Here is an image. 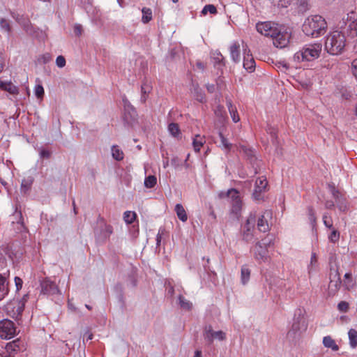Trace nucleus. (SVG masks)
I'll return each instance as SVG.
<instances>
[{
  "mask_svg": "<svg viewBox=\"0 0 357 357\" xmlns=\"http://www.w3.org/2000/svg\"><path fill=\"white\" fill-rule=\"evenodd\" d=\"M256 29L261 34L272 38L273 45L278 48L285 47L289 43L291 33L283 26L265 22L257 23Z\"/></svg>",
  "mask_w": 357,
  "mask_h": 357,
  "instance_id": "1",
  "label": "nucleus"
},
{
  "mask_svg": "<svg viewBox=\"0 0 357 357\" xmlns=\"http://www.w3.org/2000/svg\"><path fill=\"white\" fill-rule=\"evenodd\" d=\"M327 24L325 19L319 15L309 16L303 24V31L306 36L317 38L324 35Z\"/></svg>",
  "mask_w": 357,
  "mask_h": 357,
  "instance_id": "2",
  "label": "nucleus"
},
{
  "mask_svg": "<svg viewBox=\"0 0 357 357\" xmlns=\"http://www.w3.org/2000/svg\"><path fill=\"white\" fill-rule=\"evenodd\" d=\"M345 36L341 31H334L327 36L325 41V49L331 54H341L345 47Z\"/></svg>",
  "mask_w": 357,
  "mask_h": 357,
  "instance_id": "3",
  "label": "nucleus"
},
{
  "mask_svg": "<svg viewBox=\"0 0 357 357\" xmlns=\"http://www.w3.org/2000/svg\"><path fill=\"white\" fill-rule=\"evenodd\" d=\"M321 50V43L306 45L302 50L294 54L293 61L296 63L313 61L319 57Z\"/></svg>",
  "mask_w": 357,
  "mask_h": 357,
  "instance_id": "4",
  "label": "nucleus"
},
{
  "mask_svg": "<svg viewBox=\"0 0 357 357\" xmlns=\"http://www.w3.org/2000/svg\"><path fill=\"white\" fill-rule=\"evenodd\" d=\"M307 328V324L301 309H298L294 315L291 328L287 333V338L292 342H296L301 337L303 331Z\"/></svg>",
  "mask_w": 357,
  "mask_h": 357,
  "instance_id": "5",
  "label": "nucleus"
},
{
  "mask_svg": "<svg viewBox=\"0 0 357 357\" xmlns=\"http://www.w3.org/2000/svg\"><path fill=\"white\" fill-rule=\"evenodd\" d=\"M339 26L344 36L347 34L351 38L357 36V18H355L354 13L348 15L346 20L343 18Z\"/></svg>",
  "mask_w": 357,
  "mask_h": 357,
  "instance_id": "6",
  "label": "nucleus"
},
{
  "mask_svg": "<svg viewBox=\"0 0 357 357\" xmlns=\"http://www.w3.org/2000/svg\"><path fill=\"white\" fill-rule=\"evenodd\" d=\"M24 309V302L13 300L6 305V311L8 316L19 321Z\"/></svg>",
  "mask_w": 357,
  "mask_h": 357,
  "instance_id": "7",
  "label": "nucleus"
},
{
  "mask_svg": "<svg viewBox=\"0 0 357 357\" xmlns=\"http://www.w3.org/2000/svg\"><path fill=\"white\" fill-rule=\"evenodd\" d=\"M15 335L16 327L11 320L5 319L0 321V337L2 339H11Z\"/></svg>",
  "mask_w": 357,
  "mask_h": 357,
  "instance_id": "8",
  "label": "nucleus"
},
{
  "mask_svg": "<svg viewBox=\"0 0 357 357\" xmlns=\"http://www.w3.org/2000/svg\"><path fill=\"white\" fill-rule=\"evenodd\" d=\"M257 215L255 213H251L248 218L243 227V239L249 243L252 241L254 235L253 231L256 223Z\"/></svg>",
  "mask_w": 357,
  "mask_h": 357,
  "instance_id": "9",
  "label": "nucleus"
},
{
  "mask_svg": "<svg viewBox=\"0 0 357 357\" xmlns=\"http://www.w3.org/2000/svg\"><path fill=\"white\" fill-rule=\"evenodd\" d=\"M271 244V240L268 242H257L253 248L252 252L254 253L255 259L259 263L268 260V248L267 247Z\"/></svg>",
  "mask_w": 357,
  "mask_h": 357,
  "instance_id": "10",
  "label": "nucleus"
},
{
  "mask_svg": "<svg viewBox=\"0 0 357 357\" xmlns=\"http://www.w3.org/2000/svg\"><path fill=\"white\" fill-rule=\"evenodd\" d=\"M98 228L94 230L95 235L98 239L105 241L112 234V227L109 225H107L102 218H98Z\"/></svg>",
  "mask_w": 357,
  "mask_h": 357,
  "instance_id": "11",
  "label": "nucleus"
},
{
  "mask_svg": "<svg viewBox=\"0 0 357 357\" xmlns=\"http://www.w3.org/2000/svg\"><path fill=\"white\" fill-rule=\"evenodd\" d=\"M225 333L222 331H214L211 326H206L204 330V338L206 342L211 344L214 340H223Z\"/></svg>",
  "mask_w": 357,
  "mask_h": 357,
  "instance_id": "12",
  "label": "nucleus"
},
{
  "mask_svg": "<svg viewBox=\"0 0 357 357\" xmlns=\"http://www.w3.org/2000/svg\"><path fill=\"white\" fill-rule=\"evenodd\" d=\"M341 279L337 270H334L330 274V282L328 284V295L334 296L341 286Z\"/></svg>",
  "mask_w": 357,
  "mask_h": 357,
  "instance_id": "13",
  "label": "nucleus"
},
{
  "mask_svg": "<svg viewBox=\"0 0 357 357\" xmlns=\"http://www.w3.org/2000/svg\"><path fill=\"white\" fill-rule=\"evenodd\" d=\"M41 293L45 295L51 296L60 294L57 285L48 278H45L40 282Z\"/></svg>",
  "mask_w": 357,
  "mask_h": 357,
  "instance_id": "14",
  "label": "nucleus"
},
{
  "mask_svg": "<svg viewBox=\"0 0 357 357\" xmlns=\"http://www.w3.org/2000/svg\"><path fill=\"white\" fill-rule=\"evenodd\" d=\"M268 182L266 178L259 177L255 181V187L252 193L253 199L261 200L262 199L261 193L266 190Z\"/></svg>",
  "mask_w": 357,
  "mask_h": 357,
  "instance_id": "15",
  "label": "nucleus"
},
{
  "mask_svg": "<svg viewBox=\"0 0 357 357\" xmlns=\"http://www.w3.org/2000/svg\"><path fill=\"white\" fill-rule=\"evenodd\" d=\"M231 200V210L230 213L235 218H238L241 214L243 203L239 197V192L237 191L236 195H232Z\"/></svg>",
  "mask_w": 357,
  "mask_h": 357,
  "instance_id": "16",
  "label": "nucleus"
},
{
  "mask_svg": "<svg viewBox=\"0 0 357 357\" xmlns=\"http://www.w3.org/2000/svg\"><path fill=\"white\" fill-rule=\"evenodd\" d=\"M272 212L269 210H266L264 213L258 218L257 228L261 232H266L269 231V225L268 219L271 218Z\"/></svg>",
  "mask_w": 357,
  "mask_h": 357,
  "instance_id": "17",
  "label": "nucleus"
},
{
  "mask_svg": "<svg viewBox=\"0 0 357 357\" xmlns=\"http://www.w3.org/2000/svg\"><path fill=\"white\" fill-rule=\"evenodd\" d=\"M230 56L235 63L240 61V45L238 42H234L229 47Z\"/></svg>",
  "mask_w": 357,
  "mask_h": 357,
  "instance_id": "18",
  "label": "nucleus"
},
{
  "mask_svg": "<svg viewBox=\"0 0 357 357\" xmlns=\"http://www.w3.org/2000/svg\"><path fill=\"white\" fill-rule=\"evenodd\" d=\"M243 67L246 70L249 72H252L255 70V61L252 55L248 54L246 56H244Z\"/></svg>",
  "mask_w": 357,
  "mask_h": 357,
  "instance_id": "19",
  "label": "nucleus"
},
{
  "mask_svg": "<svg viewBox=\"0 0 357 357\" xmlns=\"http://www.w3.org/2000/svg\"><path fill=\"white\" fill-rule=\"evenodd\" d=\"M8 294V282L6 278L0 274V301Z\"/></svg>",
  "mask_w": 357,
  "mask_h": 357,
  "instance_id": "20",
  "label": "nucleus"
},
{
  "mask_svg": "<svg viewBox=\"0 0 357 357\" xmlns=\"http://www.w3.org/2000/svg\"><path fill=\"white\" fill-rule=\"evenodd\" d=\"M323 344L326 348H330L333 351H337L339 349L338 345L335 341L331 336H325L323 338Z\"/></svg>",
  "mask_w": 357,
  "mask_h": 357,
  "instance_id": "21",
  "label": "nucleus"
},
{
  "mask_svg": "<svg viewBox=\"0 0 357 357\" xmlns=\"http://www.w3.org/2000/svg\"><path fill=\"white\" fill-rule=\"evenodd\" d=\"M227 105L233 121L234 123L238 122L240 118L238 116L236 108L233 105L230 100H227Z\"/></svg>",
  "mask_w": 357,
  "mask_h": 357,
  "instance_id": "22",
  "label": "nucleus"
},
{
  "mask_svg": "<svg viewBox=\"0 0 357 357\" xmlns=\"http://www.w3.org/2000/svg\"><path fill=\"white\" fill-rule=\"evenodd\" d=\"M20 340L19 339L15 340L6 345L7 351L10 352V356L11 355V352H14L13 355L17 354V351L20 350Z\"/></svg>",
  "mask_w": 357,
  "mask_h": 357,
  "instance_id": "23",
  "label": "nucleus"
},
{
  "mask_svg": "<svg viewBox=\"0 0 357 357\" xmlns=\"http://www.w3.org/2000/svg\"><path fill=\"white\" fill-rule=\"evenodd\" d=\"M192 93L195 99L200 102H204L206 100L205 94L203 91L197 86H193Z\"/></svg>",
  "mask_w": 357,
  "mask_h": 357,
  "instance_id": "24",
  "label": "nucleus"
},
{
  "mask_svg": "<svg viewBox=\"0 0 357 357\" xmlns=\"http://www.w3.org/2000/svg\"><path fill=\"white\" fill-rule=\"evenodd\" d=\"M0 87L11 94H17L18 89L11 82H1Z\"/></svg>",
  "mask_w": 357,
  "mask_h": 357,
  "instance_id": "25",
  "label": "nucleus"
},
{
  "mask_svg": "<svg viewBox=\"0 0 357 357\" xmlns=\"http://www.w3.org/2000/svg\"><path fill=\"white\" fill-rule=\"evenodd\" d=\"M175 211L178 218L182 221L185 222L188 219V216L183 206L181 204H177L175 206Z\"/></svg>",
  "mask_w": 357,
  "mask_h": 357,
  "instance_id": "26",
  "label": "nucleus"
},
{
  "mask_svg": "<svg viewBox=\"0 0 357 357\" xmlns=\"http://www.w3.org/2000/svg\"><path fill=\"white\" fill-rule=\"evenodd\" d=\"M204 139L199 135H197L193 139L192 142L194 150L196 152H199L200 151L201 147L204 145Z\"/></svg>",
  "mask_w": 357,
  "mask_h": 357,
  "instance_id": "27",
  "label": "nucleus"
},
{
  "mask_svg": "<svg viewBox=\"0 0 357 357\" xmlns=\"http://www.w3.org/2000/svg\"><path fill=\"white\" fill-rule=\"evenodd\" d=\"M218 135L220 139V147L225 149L227 153L229 152L231 150L232 144L228 142L227 139L224 137L221 132H219Z\"/></svg>",
  "mask_w": 357,
  "mask_h": 357,
  "instance_id": "28",
  "label": "nucleus"
},
{
  "mask_svg": "<svg viewBox=\"0 0 357 357\" xmlns=\"http://www.w3.org/2000/svg\"><path fill=\"white\" fill-rule=\"evenodd\" d=\"M343 285L347 290H350L355 286V282L352 279L351 273H347L344 275Z\"/></svg>",
  "mask_w": 357,
  "mask_h": 357,
  "instance_id": "29",
  "label": "nucleus"
},
{
  "mask_svg": "<svg viewBox=\"0 0 357 357\" xmlns=\"http://www.w3.org/2000/svg\"><path fill=\"white\" fill-rule=\"evenodd\" d=\"M151 86L146 82H144L141 86V92H142V96H141V101L144 103L146 100V95L149 93L151 90Z\"/></svg>",
  "mask_w": 357,
  "mask_h": 357,
  "instance_id": "30",
  "label": "nucleus"
},
{
  "mask_svg": "<svg viewBox=\"0 0 357 357\" xmlns=\"http://www.w3.org/2000/svg\"><path fill=\"white\" fill-rule=\"evenodd\" d=\"M142 22L144 24L149 23L152 20V10L149 8H143L142 10Z\"/></svg>",
  "mask_w": 357,
  "mask_h": 357,
  "instance_id": "31",
  "label": "nucleus"
},
{
  "mask_svg": "<svg viewBox=\"0 0 357 357\" xmlns=\"http://www.w3.org/2000/svg\"><path fill=\"white\" fill-rule=\"evenodd\" d=\"M112 155L113 158L116 160L121 161L123 159V152L119 148L118 146H112Z\"/></svg>",
  "mask_w": 357,
  "mask_h": 357,
  "instance_id": "32",
  "label": "nucleus"
},
{
  "mask_svg": "<svg viewBox=\"0 0 357 357\" xmlns=\"http://www.w3.org/2000/svg\"><path fill=\"white\" fill-rule=\"evenodd\" d=\"M349 344L352 348H355L357 346V331L356 330L351 328L348 332Z\"/></svg>",
  "mask_w": 357,
  "mask_h": 357,
  "instance_id": "33",
  "label": "nucleus"
},
{
  "mask_svg": "<svg viewBox=\"0 0 357 357\" xmlns=\"http://www.w3.org/2000/svg\"><path fill=\"white\" fill-rule=\"evenodd\" d=\"M168 130L169 133L174 137H179L181 135L179 126L176 123H169L168 126Z\"/></svg>",
  "mask_w": 357,
  "mask_h": 357,
  "instance_id": "34",
  "label": "nucleus"
},
{
  "mask_svg": "<svg viewBox=\"0 0 357 357\" xmlns=\"http://www.w3.org/2000/svg\"><path fill=\"white\" fill-rule=\"evenodd\" d=\"M213 59L214 60V66L217 68H220L225 66L223 62L224 57L220 52L213 53Z\"/></svg>",
  "mask_w": 357,
  "mask_h": 357,
  "instance_id": "35",
  "label": "nucleus"
},
{
  "mask_svg": "<svg viewBox=\"0 0 357 357\" xmlns=\"http://www.w3.org/2000/svg\"><path fill=\"white\" fill-rule=\"evenodd\" d=\"M237 190L234 188H231L228 190L227 192L221 191L218 192V197L219 199H225L229 198V199L232 197V195H235L237 193Z\"/></svg>",
  "mask_w": 357,
  "mask_h": 357,
  "instance_id": "36",
  "label": "nucleus"
},
{
  "mask_svg": "<svg viewBox=\"0 0 357 357\" xmlns=\"http://www.w3.org/2000/svg\"><path fill=\"white\" fill-rule=\"evenodd\" d=\"M137 217V215L133 211H126L123 213V220L127 224H132L135 218Z\"/></svg>",
  "mask_w": 357,
  "mask_h": 357,
  "instance_id": "37",
  "label": "nucleus"
},
{
  "mask_svg": "<svg viewBox=\"0 0 357 357\" xmlns=\"http://www.w3.org/2000/svg\"><path fill=\"white\" fill-rule=\"evenodd\" d=\"M178 303L181 308L189 310L192 307V303L186 300L182 295L178 296Z\"/></svg>",
  "mask_w": 357,
  "mask_h": 357,
  "instance_id": "38",
  "label": "nucleus"
},
{
  "mask_svg": "<svg viewBox=\"0 0 357 357\" xmlns=\"http://www.w3.org/2000/svg\"><path fill=\"white\" fill-rule=\"evenodd\" d=\"M157 183V178L153 175H150L145 178L144 185L147 188H151L155 186Z\"/></svg>",
  "mask_w": 357,
  "mask_h": 357,
  "instance_id": "39",
  "label": "nucleus"
},
{
  "mask_svg": "<svg viewBox=\"0 0 357 357\" xmlns=\"http://www.w3.org/2000/svg\"><path fill=\"white\" fill-rule=\"evenodd\" d=\"M250 275V269L247 266H243L241 268V281L243 284H245L249 280Z\"/></svg>",
  "mask_w": 357,
  "mask_h": 357,
  "instance_id": "40",
  "label": "nucleus"
},
{
  "mask_svg": "<svg viewBox=\"0 0 357 357\" xmlns=\"http://www.w3.org/2000/svg\"><path fill=\"white\" fill-rule=\"evenodd\" d=\"M0 28L2 31L7 33H10L11 31L10 22L8 20L5 18H1L0 20Z\"/></svg>",
  "mask_w": 357,
  "mask_h": 357,
  "instance_id": "41",
  "label": "nucleus"
},
{
  "mask_svg": "<svg viewBox=\"0 0 357 357\" xmlns=\"http://www.w3.org/2000/svg\"><path fill=\"white\" fill-rule=\"evenodd\" d=\"M323 222L326 227L329 229H331L333 227V220L328 213H324L323 215Z\"/></svg>",
  "mask_w": 357,
  "mask_h": 357,
  "instance_id": "42",
  "label": "nucleus"
},
{
  "mask_svg": "<svg viewBox=\"0 0 357 357\" xmlns=\"http://www.w3.org/2000/svg\"><path fill=\"white\" fill-rule=\"evenodd\" d=\"M13 220L12 221L13 223H14L15 221L17 224H20L22 226L24 225V221H23V217H22V212L20 211H17V208L16 209L15 212L13 213Z\"/></svg>",
  "mask_w": 357,
  "mask_h": 357,
  "instance_id": "43",
  "label": "nucleus"
},
{
  "mask_svg": "<svg viewBox=\"0 0 357 357\" xmlns=\"http://www.w3.org/2000/svg\"><path fill=\"white\" fill-rule=\"evenodd\" d=\"M308 219L312 227L314 228L316 225L317 218L314 211L312 207L308 208Z\"/></svg>",
  "mask_w": 357,
  "mask_h": 357,
  "instance_id": "44",
  "label": "nucleus"
},
{
  "mask_svg": "<svg viewBox=\"0 0 357 357\" xmlns=\"http://www.w3.org/2000/svg\"><path fill=\"white\" fill-rule=\"evenodd\" d=\"M331 232L330 235L328 236V238L330 241L333 243H336L340 239V232L335 228H333L331 229Z\"/></svg>",
  "mask_w": 357,
  "mask_h": 357,
  "instance_id": "45",
  "label": "nucleus"
},
{
  "mask_svg": "<svg viewBox=\"0 0 357 357\" xmlns=\"http://www.w3.org/2000/svg\"><path fill=\"white\" fill-rule=\"evenodd\" d=\"M34 94L38 99H43L44 96V89L41 84H37L35 86Z\"/></svg>",
  "mask_w": 357,
  "mask_h": 357,
  "instance_id": "46",
  "label": "nucleus"
},
{
  "mask_svg": "<svg viewBox=\"0 0 357 357\" xmlns=\"http://www.w3.org/2000/svg\"><path fill=\"white\" fill-rule=\"evenodd\" d=\"M208 12H209L211 14H215L217 13V9L215 6L212 4H208L204 7L202 10V13L204 15H206Z\"/></svg>",
  "mask_w": 357,
  "mask_h": 357,
  "instance_id": "47",
  "label": "nucleus"
},
{
  "mask_svg": "<svg viewBox=\"0 0 357 357\" xmlns=\"http://www.w3.org/2000/svg\"><path fill=\"white\" fill-rule=\"evenodd\" d=\"M317 256H316L315 253H313L311 257V261H310V265L309 267V273H311V272L312 271L315 270L316 266H317Z\"/></svg>",
  "mask_w": 357,
  "mask_h": 357,
  "instance_id": "48",
  "label": "nucleus"
},
{
  "mask_svg": "<svg viewBox=\"0 0 357 357\" xmlns=\"http://www.w3.org/2000/svg\"><path fill=\"white\" fill-rule=\"evenodd\" d=\"M349 303L346 301H341L337 305V309L342 312H347L349 310Z\"/></svg>",
  "mask_w": 357,
  "mask_h": 357,
  "instance_id": "49",
  "label": "nucleus"
},
{
  "mask_svg": "<svg viewBox=\"0 0 357 357\" xmlns=\"http://www.w3.org/2000/svg\"><path fill=\"white\" fill-rule=\"evenodd\" d=\"M56 64L59 68H63L66 66V59L63 56H57Z\"/></svg>",
  "mask_w": 357,
  "mask_h": 357,
  "instance_id": "50",
  "label": "nucleus"
},
{
  "mask_svg": "<svg viewBox=\"0 0 357 357\" xmlns=\"http://www.w3.org/2000/svg\"><path fill=\"white\" fill-rule=\"evenodd\" d=\"M73 30L75 36H80L83 31L82 26L79 24H75Z\"/></svg>",
  "mask_w": 357,
  "mask_h": 357,
  "instance_id": "51",
  "label": "nucleus"
},
{
  "mask_svg": "<svg viewBox=\"0 0 357 357\" xmlns=\"http://www.w3.org/2000/svg\"><path fill=\"white\" fill-rule=\"evenodd\" d=\"M240 151L245 153L249 158H252L253 155L252 151L250 148H248L245 146H241Z\"/></svg>",
  "mask_w": 357,
  "mask_h": 357,
  "instance_id": "52",
  "label": "nucleus"
},
{
  "mask_svg": "<svg viewBox=\"0 0 357 357\" xmlns=\"http://www.w3.org/2000/svg\"><path fill=\"white\" fill-rule=\"evenodd\" d=\"M15 283L17 291H19L20 289H22L23 281L21 278H20L19 277H15Z\"/></svg>",
  "mask_w": 357,
  "mask_h": 357,
  "instance_id": "53",
  "label": "nucleus"
},
{
  "mask_svg": "<svg viewBox=\"0 0 357 357\" xmlns=\"http://www.w3.org/2000/svg\"><path fill=\"white\" fill-rule=\"evenodd\" d=\"M352 74L357 79V59H354L351 63Z\"/></svg>",
  "mask_w": 357,
  "mask_h": 357,
  "instance_id": "54",
  "label": "nucleus"
},
{
  "mask_svg": "<svg viewBox=\"0 0 357 357\" xmlns=\"http://www.w3.org/2000/svg\"><path fill=\"white\" fill-rule=\"evenodd\" d=\"M40 155L43 158L48 159L51 155V153L48 150L42 149L40 152Z\"/></svg>",
  "mask_w": 357,
  "mask_h": 357,
  "instance_id": "55",
  "label": "nucleus"
},
{
  "mask_svg": "<svg viewBox=\"0 0 357 357\" xmlns=\"http://www.w3.org/2000/svg\"><path fill=\"white\" fill-rule=\"evenodd\" d=\"M335 204L333 201L328 200L325 203V207L328 209H331L334 207Z\"/></svg>",
  "mask_w": 357,
  "mask_h": 357,
  "instance_id": "56",
  "label": "nucleus"
},
{
  "mask_svg": "<svg viewBox=\"0 0 357 357\" xmlns=\"http://www.w3.org/2000/svg\"><path fill=\"white\" fill-rule=\"evenodd\" d=\"M51 57L49 54H45L42 56L43 62L46 63L50 61Z\"/></svg>",
  "mask_w": 357,
  "mask_h": 357,
  "instance_id": "57",
  "label": "nucleus"
},
{
  "mask_svg": "<svg viewBox=\"0 0 357 357\" xmlns=\"http://www.w3.org/2000/svg\"><path fill=\"white\" fill-rule=\"evenodd\" d=\"M206 89L208 92L213 93L215 91V86L213 84H207Z\"/></svg>",
  "mask_w": 357,
  "mask_h": 357,
  "instance_id": "58",
  "label": "nucleus"
},
{
  "mask_svg": "<svg viewBox=\"0 0 357 357\" xmlns=\"http://www.w3.org/2000/svg\"><path fill=\"white\" fill-rule=\"evenodd\" d=\"M157 245H159L161 241V234L160 232L157 234L156 236Z\"/></svg>",
  "mask_w": 357,
  "mask_h": 357,
  "instance_id": "59",
  "label": "nucleus"
},
{
  "mask_svg": "<svg viewBox=\"0 0 357 357\" xmlns=\"http://www.w3.org/2000/svg\"><path fill=\"white\" fill-rule=\"evenodd\" d=\"M197 66L199 69H201V70H202L204 69V63H202V62H200V61H199V62H197Z\"/></svg>",
  "mask_w": 357,
  "mask_h": 357,
  "instance_id": "60",
  "label": "nucleus"
},
{
  "mask_svg": "<svg viewBox=\"0 0 357 357\" xmlns=\"http://www.w3.org/2000/svg\"><path fill=\"white\" fill-rule=\"evenodd\" d=\"M28 299V294L24 295V296L20 300H17V301H24V303L27 301Z\"/></svg>",
  "mask_w": 357,
  "mask_h": 357,
  "instance_id": "61",
  "label": "nucleus"
},
{
  "mask_svg": "<svg viewBox=\"0 0 357 357\" xmlns=\"http://www.w3.org/2000/svg\"><path fill=\"white\" fill-rule=\"evenodd\" d=\"M271 135V137L273 138V139H275L277 138V136H276V132H275V130L273 129H272V131L270 132Z\"/></svg>",
  "mask_w": 357,
  "mask_h": 357,
  "instance_id": "62",
  "label": "nucleus"
},
{
  "mask_svg": "<svg viewBox=\"0 0 357 357\" xmlns=\"http://www.w3.org/2000/svg\"><path fill=\"white\" fill-rule=\"evenodd\" d=\"M123 102H124V106H125V107H127V106H128V107H130V103L128 102V100H127V99L123 98Z\"/></svg>",
  "mask_w": 357,
  "mask_h": 357,
  "instance_id": "63",
  "label": "nucleus"
},
{
  "mask_svg": "<svg viewBox=\"0 0 357 357\" xmlns=\"http://www.w3.org/2000/svg\"><path fill=\"white\" fill-rule=\"evenodd\" d=\"M202 352L200 351H196L194 357H201Z\"/></svg>",
  "mask_w": 357,
  "mask_h": 357,
  "instance_id": "64",
  "label": "nucleus"
}]
</instances>
